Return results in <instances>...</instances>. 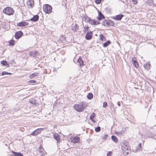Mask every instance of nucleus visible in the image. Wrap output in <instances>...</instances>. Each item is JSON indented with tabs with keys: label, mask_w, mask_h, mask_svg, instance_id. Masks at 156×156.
Listing matches in <instances>:
<instances>
[{
	"label": "nucleus",
	"mask_w": 156,
	"mask_h": 156,
	"mask_svg": "<svg viewBox=\"0 0 156 156\" xmlns=\"http://www.w3.org/2000/svg\"><path fill=\"white\" fill-rule=\"evenodd\" d=\"M121 149L123 154L125 155H127L131 152L130 148L129 145V143L126 141L123 142L122 144V146Z\"/></svg>",
	"instance_id": "f257e3e1"
},
{
	"label": "nucleus",
	"mask_w": 156,
	"mask_h": 156,
	"mask_svg": "<svg viewBox=\"0 0 156 156\" xmlns=\"http://www.w3.org/2000/svg\"><path fill=\"white\" fill-rule=\"evenodd\" d=\"M87 106L86 103L84 102H82L79 104L74 105L73 108L76 111L80 112L83 111L84 109L86 108Z\"/></svg>",
	"instance_id": "f03ea898"
},
{
	"label": "nucleus",
	"mask_w": 156,
	"mask_h": 156,
	"mask_svg": "<svg viewBox=\"0 0 156 156\" xmlns=\"http://www.w3.org/2000/svg\"><path fill=\"white\" fill-rule=\"evenodd\" d=\"M3 11L4 13L8 15H13L14 12V11L13 9L9 7H7L5 8Z\"/></svg>",
	"instance_id": "7ed1b4c3"
},
{
	"label": "nucleus",
	"mask_w": 156,
	"mask_h": 156,
	"mask_svg": "<svg viewBox=\"0 0 156 156\" xmlns=\"http://www.w3.org/2000/svg\"><path fill=\"white\" fill-rule=\"evenodd\" d=\"M43 9L44 12L48 14L51 13L52 9L51 6L48 4L44 5L43 6Z\"/></svg>",
	"instance_id": "20e7f679"
},
{
	"label": "nucleus",
	"mask_w": 156,
	"mask_h": 156,
	"mask_svg": "<svg viewBox=\"0 0 156 156\" xmlns=\"http://www.w3.org/2000/svg\"><path fill=\"white\" fill-rule=\"evenodd\" d=\"M123 16L124 15L123 14H120L113 16L112 18V19L116 20H120Z\"/></svg>",
	"instance_id": "39448f33"
},
{
	"label": "nucleus",
	"mask_w": 156,
	"mask_h": 156,
	"mask_svg": "<svg viewBox=\"0 0 156 156\" xmlns=\"http://www.w3.org/2000/svg\"><path fill=\"white\" fill-rule=\"evenodd\" d=\"M27 4L29 8H32L34 5V0H28Z\"/></svg>",
	"instance_id": "423d86ee"
},
{
	"label": "nucleus",
	"mask_w": 156,
	"mask_h": 156,
	"mask_svg": "<svg viewBox=\"0 0 156 156\" xmlns=\"http://www.w3.org/2000/svg\"><path fill=\"white\" fill-rule=\"evenodd\" d=\"M132 62L134 66L136 68L139 67L138 63L136 61V59L135 57H133L132 58Z\"/></svg>",
	"instance_id": "0eeeda50"
},
{
	"label": "nucleus",
	"mask_w": 156,
	"mask_h": 156,
	"mask_svg": "<svg viewBox=\"0 0 156 156\" xmlns=\"http://www.w3.org/2000/svg\"><path fill=\"white\" fill-rule=\"evenodd\" d=\"M23 33L21 31L16 32L15 34V37L16 39H19L23 35Z\"/></svg>",
	"instance_id": "6e6552de"
},
{
	"label": "nucleus",
	"mask_w": 156,
	"mask_h": 156,
	"mask_svg": "<svg viewBox=\"0 0 156 156\" xmlns=\"http://www.w3.org/2000/svg\"><path fill=\"white\" fill-rule=\"evenodd\" d=\"M80 138L77 136L75 137H73L71 138L72 142L74 143H78L80 141Z\"/></svg>",
	"instance_id": "1a4fd4ad"
},
{
	"label": "nucleus",
	"mask_w": 156,
	"mask_h": 156,
	"mask_svg": "<svg viewBox=\"0 0 156 156\" xmlns=\"http://www.w3.org/2000/svg\"><path fill=\"white\" fill-rule=\"evenodd\" d=\"M89 22L91 25H97L100 24V22L95 20L90 19Z\"/></svg>",
	"instance_id": "9d476101"
},
{
	"label": "nucleus",
	"mask_w": 156,
	"mask_h": 156,
	"mask_svg": "<svg viewBox=\"0 0 156 156\" xmlns=\"http://www.w3.org/2000/svg\"><path fill=\"white\" fill-rule=\"evenodd\" d=\"M92 32L91 31L87 32L85 35V38L87 40H89L92 37Z\"/></svg>",
	"instance_id": "9b49d317"
},
{
	"label": "nucleus",
	"mask_w": 156,
	"mask_h": 156,
	"mask_svg": "<svg viewBox=\"0 0 156 156\" xmlns=\"http://www.w3.org/2000/svg\"><path fill=\"white\" fill-rule=\"evenodd\" d=\"M28 23L27 22L22 21L17 23V25L19 27H24L28 25Z\"/></svg>",
	"instance_id": "f8f14e48"
},
{
	"label": "nucleus",
	"mask_w": 156,
	"mask_h": 156,
	"mask_svg": "<svg viewBox=\"0 0 156 156\" xmlns=\"http://www.w3.org/2000/svg\"><path fill=\"white\" fill-rule=\"evenodd\" d=\"M39 18V16L38 15H36L30 19V20L33 22H36L38 20Z\"/></svg>",
	"instance_id": "ddd939ff"
},
{
	"label": "nucleus",
	"mask_w": 156,
	"mask_h": 156,
	"mask_svg": "<svg viewBox=\"0 0 156 156\" xmlns=\"http://www.w3.org/2000/svg\"><path fill=\"white\" fill-rule=\"evenodd\" d=\"M98 19L100 20L104 18V17L102 13L100 12H98Z\"/></svg>",
	"instance_id": "4468645a"
},
{
	"label": "nucleus",
	"mask_w": 156,
	"mask_h": 156,
	"mask_svg": "<svg viewBox=\"0 0 156 156\" xmlns=\"http://www.w3.org/2000/svg\"><path fill=\"white\" fill-rule=\"evenodd\" d=\"M77 62L79 63V65L80 66H82L84 65L83 64V62L81 58L80 57L79 59L77 60Z\"/></svg>",
	"instance_id": "2eb2a0df"
},
{
	"label": "nucleus",
	"mask_w": 156,
	"mask_h": 156,
	"mask_svg": "<svg viewBox=\"0 0 156 156\" xmlns=\"http://www.w3.org/2000/svg\"><path fill=\"white\" fill-rule=\"evenodd\" d=\"M12 153L13 154L12 155L14 156H23V155L20 152H16L12 151Z\"/></svg>",
	"instance_id": "dca6fc26"
},
{
	"label": "nucleus",
	"mask_w": 156,
	"mask_h": 156,
	"mask_svg": "<svg viewBox=\"0 0 156 156\" xmlns=\"http://www.w3.org/2000/svg\"><path fill=\"white\" fill-rule=\"evenodd\" d=\"M90 18L86 16H84L83 18V20L86 22H89Z\"/></svg>",
	"instance_id": "f3484780"
},
{
	"label": "nucleus",
	"mask_w": 156,
	"mask_h": 156,
	"mask_svg": "<svg viewBox=\"0 0 156 156\" xmlns=\"http://www.w3.org/2000/svg\"><path fill=\"white\" fill-rule=\"evenodd\" d=\"M111 43V42L109 40H108L106 42L104 43L103 44V46L104 47H106L108 46Z\"/></svg>",
	"instance_id": "a211bd4d"
},
{
	"label": "nucleus",
	"mask_w": 156,
	"mask_h": 156,
	"mask_svg": "<svg viewBox=\"0 0 156 156\" xmlns=\"http://www.w3.org/2000/svg\"><path fill=\"white\" fill-rule=\"evenodd\" d=\"M112 140L115 143H117L118 142V140L117 138L114 135H112L111 136Z\"/></svg>",
	"instance_id": "6ab92c4d"
},
{
	"label": "nucleus",
	"mask_w": 156,
	"mask_h": 156,
	"mask_svg": "<svg viewBox=\"0 0 156 156\" xmlns=\"http://www.w3.org/2000/svg\"><path fill=\"white\" fill-rule=\"evenodd\" d=\"M78 29L77 25L76 24H75L73 26H72V29L73 31H75L77 30Z\"/></svg>",
	"instance_id": "aec40b11"
},
{
	"label": "nucleus",
	"mask_w": 156,
	"mask_h": 156,
	"mask_svg": "<svg viewBox=\"0 0 156 156\" xmlns=\"http://www.w3.org/2000/svg\"><path fill=\"white\" fill-rule=\"evenodd\" d=\"M38 74L37 73H33L30 74L29 76V77L30 78H33L34 77L36 76Z\"/></svg>",
	"instance_id": "412c9836"
},
{
	"label": "nucleus",
	"mask_w": 156,
	"mask_h": 156,
	"mask_svg": "<svg viewBox=\"0 0 156 156\" xmlns=\"http://www.w3.org/2000/svg\"><path fill=\"white\" fill-rule=\"evenodd\" d=\"M108 26H113L114 25V23L113 21L111 20H108ZM107 23L108 24V23L107 22Z\"/></svg>",
	"instance_id": "4be33fe9"
},
{
	"label": "nucleus",
	"mask_w": 156,
	"mask_h": 156,
	"mask_svg": "<svg viewBox=\"0 0 156 156\" xmlns=\"http://www.w3.org/2000/svg\"><path fill=\"white\" fill-rule=\"evenodd\" d=\"M100 40L101 41H106V38L103 34H101L100 35Z\"/></svg>",
	"instance_id": "5701e85b"
},
{
	"label": "nucleus",
	"mask_w": 156,
	"mask_h": 156,
	"mask_svg": "<svg viewBox=\"0 0 156 156\" xmlns=\"http://www.w3.org/2000/svg\"><path fill=\"white\" fill-rule=\"evenodd\" d=\"M93 95L92 93H89L87 95V98L88 99L90 100L93 98Z\"/></svg>",
	"instance_id": "b1692460"
},
{
	"label": "nucleus",
	"mask_w": 156,
	"mask_h": 156,
	"mask_svg": "<svg viewBox=\"0 0 156 156\" xmlns=\"http://www.w3.org/2000/svg\"><path fill=\"white\" fill-rule=\"evenodd\" d=\"M54 137L55 139L57 140V141H59L60 140V137L59 136V135L57 134H55L54 135Z\"/></svg>",
	"instance_id": "393cba45"
},
{
	"label": "nucleus",
	"mask_w": 156,
	"mask_h": 156,
	"mask_svg": "<svg viewBox=\"0 0 156 156\" xmlns=\"http://www.w3.org/2000/svg\"><path fill=\"white\" fill-rule=\"evenodd\" d=\"M144 68L147 70H148L150 68V64H146L144 65Z\"/></svg>",
	"instance_id": "a878e982"
},
{
	"label": "nucleus",
	"mask_w": 156,
	"mask_h": 156,
	"mask_svg": "<svg viewBox=\"0 0 156 156\" xmlns=\"http://www.w3.org/2000/svg\"><path fill=\"white\" fill-rule=\"evenodd\" d=\"M30 103L33 104L35 105L36 104V101L35 100L34 98H31L30 100Z\"/></svg>",
	"instance_id": "bb28decb"
},
{
	"label": "nucleus",
	"mask_w": 156,
	"mask_h": 156,
	"mask_svg": "<svg viewBox=\"0 0 156 156\" xmlns=\"http://www.w3.org/2000/svg\"><path fill=\"white\" fill-rule=\"evenodd\" d=\"M14 42H15V41L14 40H11L10 41L9 43V44L10 45H14Z\"/></svg>",
	"instance_id": "cd10ccee"
},
{
	"label": "nucleus",
	"mask_w": 156,
	"mask_h": 156,
	"mask_svg": "<svg viewBox=\"0 0 156 156\" xmlns=\"http://www.w3.org/2000/svg\"><path fill=\"white\" fill-rule=\"evenodd\" d=\"M1 64L2 65H3L4 66H6L7 65H8V64L7 61H2L1 62Z\"/></svg>",
	"instance_id": "c85d7f7f"
},
{
	"label": "nucleus",
	"mask_w": 156,
	"mask_h": 156,
	"mask_svg": "<svg viewBox=\"0 0 156 156\" xmlns=\"http://www.w3.org/2000/svg\"><path fill=\"white\" fill-rule=\"evenodd\" d=\"M108 20H105L103 22L102 24L104 26H108V23H107V22L108 23Z\"/></svg>",
	"instance_id": "c756f323"
},
{
	"label": "nucleus",
	"mask_w": 156,
	"mask_h": 156,
	"mask_svg": "<svg viewBox=\"0 0 156 156\" xmlns=\"http://www.w3.org/2000/svg\"><path fill=\"white\" fill-rule=\"evenodd\" d=\"M42 129V128H39L38 129H37L36 130V131L38 133V134L40 133L42 130L43 129Z\"/></svg>",
	"instance_id": "7c9ffc66"
},
{
	"label": "nucleus",
	"mask_w": 156,
	"mask_h": 156,
	"mask_svg": "<svg viewBox=\"0 0 156 156\" xmlns=\"http://www.w3.org/2000/svg\"><path fill=\"white\" fill-rule=\"evenodd\" d=\"M100 130H101L100 127L99 126L97 127H96L95 128V131L97 132H99L100 131Z\"/></svg>",
	"instance_id": "2f4dec72"
},
{
	"label": "nucleus",
	"mask_w": 156,
	"mask_h": 156,
	"mask_svg": "<svg viewBox=\"0 0 156 156\" xmlns=\"http://www.w3.org/2000/svg\"><path fill=\"white\" fill-rule=\"evenodd\" d=\"M28 83H31L36 84L37 83V81L35 80H30L28 81Z\"/></svg>",
	"instance_id": "473e14b6"
},
{
	"label": "nucleus",
	"mask_w": 156,
	"mask_h": 156,
	"mask_svg": "<svg viewBox=\"0 0 156 156\" xmlns=\"http://www.w3.org/2000/svg\"><path fill=\"white\" fill-rule=\"evenodd\" d=\"M94 113L92 114L90 116V119L92 121H93L94 117Z\"/></svg>",
	"instance_id": "72a5a7b5"
},
{
	"label": "nucleus",
	"mask_w": 156,
	"mask_h": 156,
	"mask_svg": "<svg viewBox=\"0 0 156 156\" xmlns=\"http://www.w3.org/2000/svg\"><path fill=\"white\" fill-rule=\"evenodd\" d=\"M38 134V133L36 131V130L33 132L32 133H31V135L34 136H36Z\"/></svg>",
	"instance_id": "f704fd0d"
},
{
	"label": "nucleus",
	"mask_w": 156,
	"mask_h": 156,
	"mask_svg": "<svg viewBox=\"0 0 156 156\" xmlns=\"http://www.w3.org/2000/svg\"><path fill=\"white\" fill-rule=\"evenodd\" d=\"M38 52L36 51H32L30 55H33V54H34L36 55L37 53Z\"/></svg>",
	"instance_id": "c9c22d12"
},
{
	"label": "nucleus",
	"mask_w": 156,
	"mask_h": 156,
	"mask_svg": "<svg viewBox=\"0 0 156 156\" xmlns=\"http://www.w3.org/2000/svg\"><path fill=\"white\" fill-rule=\"evenodd\" d=\"M133 3L134 4H136L137 3V0H132Z\"/></svg>",
	"instance_id": "e433bc0d"
},
{
	"label": "nucleus",
	"mask_w": 156,
	"mask_h": 156,
	"mask_svg": "<svg viewBox=\"0 0 156 156\" xmlns=\"http://www.w3.org/2000/svg\"><path fill=\"white\" fill-rule=\"evenodd\" d=\"M107 105V103L106 102H104L103 104V107L104 108H106Z\"/></svg>",
	"instance_id": "4c0bfd02"
},
{
	"label": "nucleus",
	"mask_w": 156,
	"mask_h": 156,
	"mask_svg": "<svg viewBox=\"0 0 156 156\" xmlns=\"http://www.w3.org/2000/svg\"><path fill=\"white\" fill-rule=\"evenodd\" d=\"M101 0H95V2L96 4H99L101 3Z\"/></svg>",
	"instance_id": "58836bf2"
},
{
	"label": "nucleus",
	"mask_w": 156,
	"mask_h": 156,
	"mask_svg": "<svg viewBox=\"0 0 156 156\" xmlns=\"http://www.w3.org/2000/svg\"><path fill=\"white\" fill-rule=\"evenodd\" d=\"M138 149H140L141 148V144L140 143L137 146Z\"/></svg>",
	"instance_id": "ea45409f"
},
{
	"label": "nucleus",
	"mask_w": 156,
	"mask_h": 156,
	"mask_svg": "<svg viewBox=\"0 0 156 156\" xmlns=\"http://www.w3.org/2000/svg\"><path fill=\"white\" fill-rule=\"evenodd\" d=\"M39 151L40 152V153H41L43 152V151H44V150L43 149L40 148L39 149Z\"/></svg>",
	"instance_id": "a19ab883"
},
{
	"label": "nucleus",
	"mask_w": 156,
	"mask_h": 156,
	"mask_svg": "<svg viewBox=\"0 0 156 156\" xmlns=\"http://www.w3.org/2000/svg\"><path fill=\"white\" fill-rule=\"evenodd\" d=\"M112 154V153L111 151H109L108 153L107 154V156H111Z\"/></svg>",
	"instance_id": "79ce46f5"
},
{
	"label": "nucleus",
	"mask_w": 156,
	"mask_h": 156,
	"mask_svg": "<svg viewBox=\"0 0 156 156\" xmlns=\"http://www.w3.org/2000/svg\"><path fill=\"white\" fill-rule=\"evenodd\" d=\"M7 73V72L5 71H3L2 73V75L3 76L5 75H6Z\"/></svg>",
	"instance_id": "37998d69"
},
{
	"label": "nucleus",
	"mask_w": 156,
	"mask_h": 156,
	"mask_svg": "<svg viewBox=\"0 0 156 156\" xmlns=\"http://www.w3.org/2000/svg\"><path fill=\"white\" fill-rule=\"evenodd\" d=\"M46 153V152L44 151H43L42 153H40V154L41 155L44 156L45 155V153Z\"/></svg>",
	"instance_id": "c03bdc74"
},
{
	"label": "nucleus",
	"mask_w": 156,
	"mask_h": 156,
	"mask_svg": "<svg viewBox=\"0 0 156 156\" xmlns=\"http://www.w3.org/2000/svg\"><path fill=\"white\" fill-rule=\"evenodd\" d=\"M108 135L107 134H105L104 135V137H103L102 138L103 139H105L106 138V137H107Z\"/></svg>",
	"instance_id": "a18cd8bd"
},
{
	"label": "nucleus",
	"mask_w": 156,
	"mask_h": 156,
	"mask_svg": "<svg viewBox=\"0 0 156 156\" xmlns=\"http://www.w3.org/2000/svg\"><path fill=\"white\" fill-rule=\"evenodd\" d=\"M117 104L119 106H120V102L119 101H118L117 102Z\"/></svg>",
	"instance_id": "49530a36"
},
{
	"label": "nucleus",
	"mask_w": 156,
	"mask_h": 156,
	"mask_svg": "<svg viewBox=\"0 0 156 156\" xmlns=\"http://www.w3.org/2000/svg\"><path fill=\"white\" fill-rule=\"evenodd\" d=\"M150 1L151 2V3H153L154 2V0H149L148 1V2L149 1Z\"/></svg>",
	"instance_id": "de8ad7c7"
},
{
	"label": "nucleus",
	"mask_w": 156,
	"mask_h": 156,
	"mask_svg": "<svg viewBox=\"0 0 156 156\" xmlns=\"http://www.w3.org/2000/svg\"><path fill=\"white\" fill-rule=\"evenodd\" d=\"M88 28H89V27L88 26H87L86 28V29H85V31H87Z\"/></svg>",
	"instance_id": "09e8293b"
},
{
	"label": "nucleus",
	"mask_w": 156,
	"mask_h": 156,
	"mask_svg": "<svg viewBox=\"0 0 156 156\" xmlns=\"http://www.w3.org/2000/svg\"><path fill=\"white\" fill-rule=\"evenodd\" d=\"M6 74H7V75H11V74H12V73H8V72H7V73H6Z\"/></svg>",
	"instance_id": "8fccbe9b"
},
{
	"label": "nucleus",
	"mask_w": 156,
	"mask_h": 156,
	"mask_svg": "<svg viewBox=\"0 0 156 156\" xmlns=\"http://www.w3.org/2000/svg\"><path fill=\"white\" fill-rule=\"evenodd\" d=\"M116 133L117 134H118L121 133H120V132H117Z\"/></svg>",
	"instance_id": "3c124183"
},
{
	"label": "nucleus",
	"mask_w": 156,
	"mask_h": 156,
	"mask_svg": "<svg viewBox=\"0 0 156 156\" xmlns=\"http://www.w3.org/2000/svg\"><path fill=\"white\" fill-rule=\"evenodd\" d=\"M106 9H109L110 10V9H109V8H106Z\"/></svg>",
	"instance_id": "603ef678"
},
{
	"label": "nucleus",
	"mask_w": 156,
	"mask_h": 156,
	"mask_svg": "<svg viewBox=\"0 0 156 156\" xmlns=\"http://www.w3.org/2000/svg\"><path fill=\"white\" fill-rule=\"evenodd\" d=\"M1 75V73H0V75Z\"/></svg>",
	"instance_id": "864d4df0"
}]
</instances>
